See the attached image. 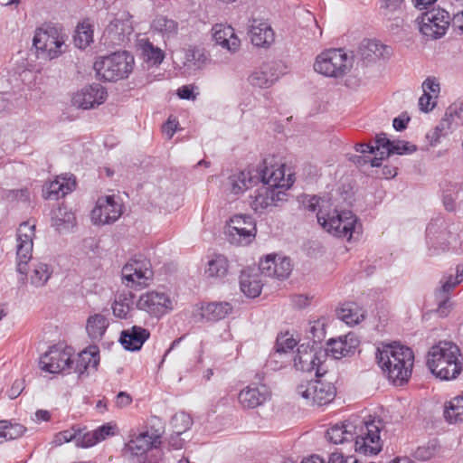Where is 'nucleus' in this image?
Returning <instances> with one entry per match:
<instances>
[{
  "mask_svg": "<svg viewBox=\"0 0 463 463\" xmlns=\"http://www.w3.org/2000/svg\"><path fill=\"white\" fill-rule=\"evenodd\" d=\"M6 198L9 201H21L25 203L30 199V193L26 188L9 190L6 194Z\"/></svg>",
  "mask_w": 463,
  "mask_h": 463,
  "instance_id": "obj_59",
  "label": "nucleus"
},
{
  "mask_svg": "<svg viewBox=\"0 0 463 463\" xmlns=\"http://www.w3.org/2000/svg\"><path fill=\"white\" fill-rule=\"evenodd\" d=\"M133 31L130 14L128 12L118 13L105 28L101 40L109 47L122 46L130 41Z\"/></svg>",
  "mask_w": 463,
  "mask_h": 463,
  "instance_id": "obj_10",
  "label": "nucleus"
},
{
  "mask_svg": "<svg viewBox=\"0 0 463 463\" xmlns=\"http://www.w3.org/2000/svg\"><path fill=\"white\" fill-rule=\"evenodd\" d=\"M428 243L435 249L446 250L449 244V232L447 231L443 222L436 221L430 222L426 229Z\"/></svg>",
  "mask_w": 463,
  "mask_h": 463,
  "instance_id": "obj_36",
  "label": "nucleus"
},
{
  "mask_svg": "<svg viewBox=\"0 0 463 463\" xmlns=\"http://www.w3.org/2000/svg\"><path fill=\"white\" fill-rule=\"evenodd\" d=\"M72 218V214L68 213L66 208L59 207L52 213V219L56 220V224L61 222H69Z\"/></svg>",
  "mask_w": 463,
  "mask_h": 463,
  "instance_id": "obj_62",
  "label": "nucleus"
},
{
  "mask_svg": "<svg viewBox=\"0 0 463 463\" xmlns=\"http://www.w3.org/2000/svg\"><path fill=\"white\" fill-rule=\"evenodd\" d=\"M285 167V164L270 157L264 159L255 172L260 176V183L286 193L293 184V179L291 174L286 177Z\"/></svg>",
  "mask_w": 463,
  "mask_h": 463,
  "instance_id": "obj_11",
  "label": "nucleus"
},
{
  "mask_svg": "<svg viewBox=\"0 0 463 463\" xmlns=\"http://www.w3.org/2000/svg\"><path fill=\"white\" fill-rule=\"evenodd\" d=\"M382 14L388 19L400 14L402 11L404 0H380Z\"/></svg>",
  "mask_w": 463,
  "mask_h": 463,
  "instance_id": "obj_50",
  "label": "nucleus"
},
{
  "mask_svg": "<svg viewBox=\"0 0 463 463\" xmlns=\"http://www.w3.org/2000/svg\"><path fill=\"white\" fill-rule=\"evenodd\" d=\"M40 368L50 373H59L72 369L73 361L71 352L52 346L40 358Z\"/></svg>",
  "mask_w": 463,
  "mask_h": 463,
  "instance_id": "obj_20",
  "label": "nucleus"
},
{
  "mask_svg": "<svg viewBox=\"0 0 463 463\" xmlns=\"http://www.w3.org/2000/svg\"><path fill=\"white\" fill-rule=\"evenodd\" d=\"M280 64L277 61H266L255 68L248 77V82L253 88L269 89L280 77Z\"/></svg>",
  "mask_w": 463,
  "mask_h": 463,
  "instance_id": "obj_22",
  "label": "nucleus"
},
{
  "mask_svg": "<svg viewBox=\"0 0 463 463\" xmlns=\"http://www.w3.org/2000/svg\"><path fill=\"white\" fill-rule=\"evenodd\" d=\"M449 133V129L447 127V123H442L441 121L439 125L427 135V138L430 141V146H435L439 143V140L442 137H446Z\"/></svg>",
  "mask_w": 463,
  "mask_h": 463,
  "instance_id": "obj_54",
  "label": "nucleus"
},
{
  "mask_svg": "<svg viewBox=\"0 0 463 463\" xmlns=\"http://www.w3.org/2000/svg\"><path fill=\"white\" fill-rule=\"evenodd\" d=\"M174 300L163 291L150 290L140 295L137 307L151 317H161L174 309Z\"/></svg>",
  "mask_w": 463,
  "mask_h": 463,
  "instance_id": "obj_15",
  "label": "nucleus"
},
{
  "mask_svg": "<svg viewBox=\"0 0 463 463\" xmlns=\"http://www.w3.org/2000/svg\"><path fill=\"white\" fill-rule=\"evenodd\" d=\"M393 141H391L386 137L384 133H381L375 137L376 146H374V152L381 151V155H385L388 152L389 148L392 146Z\"/></svg>",
  "mask_w": 463,
  "mask_h": 463,
  "instance_id": "obj_57",
  "label": "nucleus"
},
{
  "mask_svg": "<svg viewBox=\"0 0 463 463\" xmlns=\"http://www.w3.org/2000/svg\"><path fill=\"white\" fill-rule=\"evenodd\" d=\"M417 150V146L406 141H393L392 146L386 152V156L392 154L405 155L411 154Z\"/></svg>",
  "mask_w": 463,
  "mask_h": 463,
  "instance_id": "obj_52",
  "label": "nucleus"
},
{
  "mask_svg": "<svg viewBox=\"0 0 463 463\" xmlns=\"http://www.w3.org/2000/svg\"><path fill=\"white\" fill-rule=\"evenodd\" d=\"M77 435H78L77 430H75L73 429L61 431L54 436L53 443L56 446H61L65 442H69V441L72 440L73 439H76Z\"/></svg>",
  "mask_w": 463,
  "mask_h": 463,
  "instance_id": "obj_58",
  "label": "nucleus"
},
{
  "mask_svg": "<svg viewBox=\"0 0 463 463\" xmlns=\"http://www.w3.org/2000/svg\"><path fill=\"white\" fill-rule=\"evenodd\" d=\"M259 184L260 176L254 170H243L228 177L225 190L229 194L238 196Z\"/></svg>",
  "mask_w": 463,
  "mask_h": 463,
  "instance_id": "obj_25",
  "label": "nucleus"
},
{
  "mask_svg": "<svg viewBox=\"0 0 463 463\" xmlns=\"http://www.w3.org/2000/svg\"><path fill=\"white\" fill-rule=\"evenodd\" d=\"M416 23L423 36L436 40L446 34L450 25V15L442 8H432L421 14Z\"/></svg>",
  "mask_w": 463,
  "mask_h": 463,
  "instance_id": "obj_9",
  "label": "nucleus"
},
{
  "mask_svg": "<svg viewBox=\"0 0 463 463\" xmlns=\"http://www.w3.org/2000/svg\"><path fill=\"white\" fill-rule=\"evenodd\" d=\"M427 365L436 377L450 381L461 373L463 358L457 345L446 341L439 342L429 351Z\"/></svg>",
  "mask_w": 463,
  "mask_h": 463,
  "instance_id": "obj_3",
  "label": "nucleus"
},
{
  "mask_svg": "<svg viewBox=\"0 0 463 463\" xmlns=\"http://www.w3.org/2000/svg\"><path fill=\"white\" fill-rule=\"evenodd\" d=\"M229 271V260L222 254H215L208 262L204 274L208 278L222 279Z\"/></svg>",
  "mask_w": 463,
  "mask_h": 463,
  "instance_id": "obj_42",
  "label": "nucleus"
},
{
  "mask_svg": "<svg viewBox=\"0 0 463 463\" xmlns=\"http://www.w3.org/2000/svg\"><path fill=\"white\" fill-rule=\"evenodd\" d=\"M212 32L216 44L231 52H235L239 50L241 41L232 26L217 24L213 27Z\"/></svg>",
  "mask_w": 463,
  "mask_h": 463,
  "instance_id": "obj_29",
  "label": "nucleus"
},
{
  "mask_svg": "<svg viewBox=\"0 0 463 463\" xmlns=\"http://www.w3.org/2000/svg\"><path fill=\"white\" fill-rule=\"evenodd\" d=\"M121 214L122 205L113 195H109L98 199L91 212V220L94 224H109L116 222Z\"/></svg>",
  "mask_w": 463,
  "mask_h": 463,
  "instance_id": "obj_21",
  "label": "nucleus"
},
{
  "mask_svg": "<svg viewBox=\"0 0 463 463\" xmlns=\"http://www.w3.org/2000/svg\"><path fill=\"white\" fill-rule=\"evenodd\" d=\"M2 421L4 427L3 433L4 438H5V440L14 439L23 435L24 428L22 425H13L6 420Z\"/></svg>",
  "mask_w": 463,
  "mask_h": 463,
  "instance_id": "obj_55",
  "label": "nucleus"
},
{
  "mask_svg": "<svg viewBox=\"0 0 463 463\" xmlns=\"http://www.w3.org/2000/svg\"><path fill=\"white\" fill-rule=\"evenodd\" d=\"M232 310L228 302L209 303L202 307V317L207 320H221L226 317Z\"/></svg>",
  "mask_w": 463,
  "mask_h": 463,
  "instance_id": "obj_44",
  "label": "nucleus"
},
{
  "mask_svg": "<svg viewBox=\"0 0 463 463\" xmlns=\"http://www.w3.org/2000/svg\"><path fill=\"white\" fill-rule=\"evenodd\" d=\"M308 333L314 343L321 342L326 336L325 319H317L309 323Z\"/></svg>",
  "mask_w": 463,
  "mask_h": 463,
  "instance_id": "obj_51",
  "label": "nucleus"
},
{
  "mask_svg": "<svg viewBox=\"0 0 463 463\" xmlns=\"http://www.w3.org/2000/svg\"><path fill=\"white\" fill-rule=\"evenodd\" d=\"M355 421H345L332 426L326 432L328 440L334 444H349L354 442Z\"/></svg>",
  "mask_w": 463,
  "mask_h": 463,
  "instance_id": "obj_34",
  "label": "nucleus"
},
{
  "mask_svg": "<svg viewBox=\"0 0 463 463\" xmlns=\"http://www.w3.org/2000/svg\"><path fill=\"white\" fill-rule=\"evenodd\" d=\"M204 61L205 57L200 50L188 49L185 51L184 64L189 69H200L204 63Z\"/></svg>",
  "mask_w": 463,
  "mask_h": 463,
  "instance_id": "obj_49",
  "label": "nucleus"
},
{
  "mask_svg": "<svg viewBox=\"0 0 463 463\" xmlns=\"http://www.w3.org/2000/svg\"><path fill=\"white\" fill-rule=\"evenodd\" d=\"M122 282L129 288L146 286L153 278L152 265L150 261L142 257L131 259L122 268Z\"/></svg>",
  "mask_w": 463,
  "mask_h": 463,
  "instance_id": "obj_13",
  "label": "nucleus"
},
{
  "mask_svg": "<svg viewBox=\"0 0 463 463\" xmlns=\"http://www.w3.org/2000/svg\"><path fill=\"white\" fill-rule=\"evenodd\" d=\"M152 27L163 33L164 35L170 37L176 33L177 24L172 19H168L165 16H157L152 23Z\"/></svg>",
  "mask_w": 463,
  "mask_h": 463,
  "instance_id": "obj_48",
  "label": "nucleus"
},
{
  "mask_svg": "<svg viewBox=\"0 0 463 463\" xmlns=\"http://www.w3.org/2000/svg\"><path fill=\"white\" fill-rule=\"evenodd\" d=\"M438 451V444L436 440L428 442L424 446L419 447L415 451V458L420 460L430 459Z\"/></svg>",
  "mask_w": 463,
  "mask_h": 463,
  "instance_id": "obj_53",
  "label": "nucleus"
},
{
  "mask_svg": "<svg viewBox=\"0 0 463 463\" xmlns=\"http://www.w3.org/2000/svg\"><path fill=\"white\" fill-rule=\"evenodd\" d=\"M67 36L56 26L45 24L35 31L33 45L37 56L45 60H52L65 52Z\"/></svg>",
  "mask_w": 463,
  "mask_h": 463,
  "instance_id": "obj_6",
  "label": "nucleus"
},
{
  "mask_svg": "<svg viewBox=\"0 0 463 463\" xmlns=\"http://www.w3.org/2000/svg\"><path fill=\"white\" fill-rule=\"evenodd\" d=\"M262 275L260 268L243 270L240 276L241 292L249 298L258 297L263 287Z\"/></svg>",
  "mask_w": 463,
  "mask_h": 463,
  "instance_id": "obj_27",
  "label": "nucleus"
},
{
  "mask_svg": "<svg viewBox=\"0 0 463 463\" xmlns=\"http://www.w3.org/2000/svg\"><path fill=\"white\" fill-rule=\"evenodd\" d=\"M337 317L348 326H354L364 318V312L356 304L347 303L337 310Z\"/></svg>",
  "mask_w": 463,
  "mask_h": 463,
  "instance_id": "obj_43",
  "label": "nucleus"
},
{
  "mask_svg": "<svg viewBox=\"0 0 463 463\" xmlns=\"http://www.w3.org/2000/svg\"><path fill=\"white\" fill-rule=\"evenodd\" d=\"M225 235L231 244L246 246L255 239V222L249 215H234L225 227Z\"/></svg>",
  "mask_w": 463,
  "mask_h": 463,
  "instance_id": "obj_12",
  "label": "nucleus"
},
{
  "mask_svg": "<svg viewBox=\"0 0 463 463\" xmlns=\"http://www.w3.org/2000/svg\"><path fill=\"white\" fill-rule=\"evenodd\" d=\"M137 48L143 61L151 66L160 65L165 59L164 51L154 45L147 38L138 39Z\"/></svg>",
  "mask_w": 463,
  "mask_h": 463,
  "instance_id": "obj_37",
  "label": "nucleus"
},
{
  "mask_svg": "<svg viewBox=\"0 0 463 463\" xmlns=\"http://www.w3.org/2000/svg\"><path fill=\"white\" fill-rule=\"evenodd\" d=\"M149 336L150 333L147 329L133 326L121 332L119 342L126 350L134 352L140 350Z\"/></svg>",
  "mask_w": 463,
  "mask_h": 463,
  "instance_id": "obj_28",
  "label": "nucleus"
},
{
  "mask_svg": "<svg viewBox=\"0 0 463 463\" xmlns=\"http://www.w3.org/2000/svg\"><path fill=\"white\" fill-rule=\"evenodd\" d=\"M250 23L248 35L251 43L257 47H269L274 43L275 34L269 23L255 18Z\"/></svg>",
  "mask_w": 463,
  "mask_h": 463,
  "instance_id": "obj_26",
  "label": "nucleus"
},
{
  "mask_svg": "<svg viewBox=\"0 0 463 463\" xmlns=\"http://www.w3.org/2000/svg\"><path fill=\"white\" fill-rule=\"evenodd\" d=\"M107 99L106 89L99 83L86 85L71 97V104L82 109H90L105 102Z\"/></svg>",
  "mask_w": 463,
  "mask_h": 463,
  "instance_id": "obj_19",
  "label": "nucleus"
},
{
  "mask_svg": "<svg viewBox=\"0 0 463 463\" xmlns=\"http://www.w3.org/2000/svg\"><path fill=\"white\" fill-rule=\"evenodd\" d=\"M375 358L383 372L394 384L401 385L411 375L414 354L399 343H381L376 348Z\"/></svg>",
  "mask_w": 463,
  "mask_h": 463,
  "instance_id": "obj_2",
  "label": "nucleus"
},
{
  "mask_svg": "<svg viewBox=\"0 0 463 463\" xmlns=\"http://www.w3.org/2000/svg\"><path fill=\"white\" fill-rule=\"evenodd\" d=\"M298 341L289 333H284L278 335L274 352L270 354L269 364L273 369H278V359L287 355L297 345ZM284 361H281L279 367H282Z\"/></svg>",
  "mask_w": 463,
  "mask_h": 463,
  "instance_id": "obj_35",
  "label": "nucleus"
},
{
  "mask_svg": "<svg viewBox=\"0 0 463 463\" xmlns=\"http://www.w3.org/2000/svg\"><path fill=\"white\" fill-rule=\"evenodd\" d=\"M423 94L430 95L434 98L439 97L440 86L439 80L435 77H428L421 85Z\"/></svg>",
  "mask_w": 463,
  "mask_h": 463,
  "instance_id": "obj_56",
  "label": "nucleus"
},
{
  "mask_svg": "<svg viewBox=\"0 0 463 463\" xmlns=\"http://www.w3.org/2000/svg\"><path fill=\"white\" fill-rule=\"evenodd\" d=\"M76 182L71 177L58 176L52 182L45 184L43 190L46 200H58L73 191Z\"/></svg>",
  "mask_w": 463,
  "mask_h": 463,
  "instance_id": "obj_31",
  "label": "nucleus"
},
{
  "mask_svg": "<svg viewBox=\"0 0 463 463\" xmlns=\"http://www.w3.org/2000/svg\"><path fill=\"white\" fill-rule=\"evenodd\" d=\"M158 439L148 431L141 432L128 442L126 449L133 456H141L156 446Z\"/></svg>",
  "mask_w": 463,
  "mask_h": 463,
  "instance_id": "obj_39",
  "label": "nucleus"
},
{
  "mask_svg": "<svg viewBox=\"0 0 463 463\" xmlns=\"http://www.w3.org/2000/svg\"><path fill=\"white\" fill-rule=\"evenodd\" d=\"M93 40V30L90 24L82 23L77 26L74 43L80 49H85Z\"/></svg>",
  "mask_w": 463,
  "mask_h": 463,
  "instance_id": "obj_46",
  "label": "nucleus"
},
{
  "mask_svg": "<svg viewBox=\"0 0 463 463\" xmlns=\"http://www.w3.org/2000/svg\"><path fill=\"white\" fill-rule=\"evenodd\" d=\"M271 397V392L266 384L252 383L242 389L238 400L244 409H255L263 405Z\"/></svg>",
  "mask_w": 463,
  "mask_h": 463,
  "instance_id": "obj_24",
  "label": "nucleus"
},
{
  "mask_svg": "<svg viewBox=\"0 0 463 463\" xmlns=\"http://www.w3.org/2000/svg\"><path fill=\"white\" fill-rule=\"evenodd\" d=\"M72 361V369L79 374L89 373L90 370H96L99 364V347L97 345H90Z\"/></svg>",
  "mask_w": 463,
  "mask_h": 463,
  "instance_id": "obj_30",
  "label": "nucleus"
},
{
  "mask_svg": "<svg viewBox=\"0 0 463 463\" xmlns=\"http://www.w3.org/2000/svg\"><path fill=\"white\" fill-rule=\"evenodd\" d=\"M109 326V320L107 316L95 313L86 321V332L92 342H99L103 338Z\"/></svg>",
  "mask_w": 463,
  "mask_h": 463,
  "instance_id": "obj_38",
  "label": "nucleus"
},
{
  "mask_svg": "<svg viewBox=\"0 0 463 463\" xmlns=\"http://www.w3.org/2000/svg\"><path fill=\"white\" fill-rule=\"evenodd\" d=\"M297 392L309 404L322 406L331 402L335 396V387L319 379L301 383L297 387Z\"/></svg>",
  "mask_w": 463,
  "mask_h": 463,
  "instance_id": "obj_14",
  "label": "nucleus"
},
{
  "mask_svg": "<svg viewBox=\"0 0 463 463\" xmlns=\"http://www.w3.org/2000/svg\"><path fill=\"white\" fill-rule=\"evenodd\" d=\"M134 294L130 290L119 291L112 304V311L116 317L128 319L131 317L134 304Z\"/></svg>",
  "mask_w": 463,
  "mask_h": 463,
  "instance_id": "obj_40",
  "label": "nucleus"
},
{
  "mask_svg": "<svg viewBox=\"0 0 463 463\" xmlns=\"http://www.w3.org/2000/svg\"><path fill=\"white\" fill-rule=\"evenodd\" d=\"M133 66V55L124 51L99 58L93 67L101 79L115 81L127 78L132 71Z\"/></svg>",
  "mask_w": 463,
  "mask_h": 463,
  "instance_id": "obj_7",
  "label": "nucleus"
},
{
  "mask_svg": "<svg viewBox=\"0 0 463 463\" xmlns=\"http://www.w3.org/2000/svg\"><path fill=\"white\" fill-rule=\"evenodd\" d=\"M34 237L35 224L24 222L19 225L16 232V269L21 274H28L31 285L42 288L52 277L53 268L46 262L34 260L28 271L27 264L32 259Z\"/></svg>",
  "mask_w": 463,
  "mask_h": 463,
  "instance_id": "obj_1",
  "label": "nucleus"
},
{
  "mask_svg": "<svg viewBox=\"0 0 463 463\" xmlns=\"http://www.w3.org/2000/svg\"><path fill=\"white\" fill-rule=\"evenodd\" d=\"M450 25L456 35L463 36V10L454 14L450 18Z\"/></svg>",
  "mask_w": 463,
  "mask_h": 463,
  "instance_id": "obj_60",
  "label": "nucleus"
},
{
  "mask_svg": "<svg viewBox=\"0 0 463 463\" xmlns=\"http://www.w3.org/2000/svg\"><path fill=\"white\" fill-rule=\"evenodd\" d=\"M359 53L363 60L370 62L380 59H389L392 55V49L376 40H364L359 46Z\"/></svg>",
  "mask_w": 463,
  "mask_h": 463,
  "instance_id": "obj_33",
  "label": "nucleus"
},
{
  "mask_svg": "<svg viewBox=\"0 0 463 463\" xmlns=\"http://www.w3.org/2000/svg\"><path fill=\"white\" fill-rule=\"evenodd\" d=\"M317 217L319 224L335 237L346 238L349 241L354 234L361 233V224L351 211L336 209L330 211L327 205L323 203Z\"/></svg>",
  "mask_w": 463,
  "mask_h": 463,
  "instance_id": "obj_4",
  "label": "nucleus"
},
{
  "mask_svg": "<svg viewBox=\"0 0 463 463\" xmlns=\"http://www.w3.org/2000/svg\"><path fill=\"white\" fill-rule=\"evenodd\" d=\"M437 98L430 95L422 94L419 99V108L423 112L431 111L436 106Z\"/></svg>",
  "mask_w": 463,
  "mask_h": 463,
  "instance_id": "obj_61",
  "label": "nucleus"
},
{
  "mask_svg": "<svg viewBox=\"0 0 463 463\" xmlns=\"http://www.w3.org/2000/svg\"><path fill=\"white\" fill-rule=\"evenodd\" d=\"M358 339L354 334H347L344 336H340L338 339H330L327 345L326 351L335 359H341L342 357L347 356L354 354L356 346L358 345Z\"/></svg>",
  "mask_w": 463,
  "mask_h": 463,
  "instance_id": "obj_32",
  "label": "nucleus"
},
{
  "mask_svg": "<svg viewBox=\"0 0 463 463\" xmlns=\"http://www.w3.org/2000/svg\"><path fill=\"white\" fill-rule=\"evenodd\" d=\"M328 463H357V460L351 456L345 458L343 454L335 452L330 455Z\"/></svg>",
  "mask_w": 463,
  "mask_h": 463,
  "instance_id": "obj_64",
  "label": "nucleus"
},
{
  "mask_svg": "<svg viewBox=\"0 0 463 463\" xmlns=\"http://www.w3.org/2000/svg\"><path fill=\"white\" fill-rule=\"evenodd\" d=\"M94 431V435L99 438V442L106 439L108 437L114 434L113 427L110 425H103L96 429Z\"/></svg>",
  "mask_w": 463,
  "mask_h": 463,
  "instance_id": "obj_63",
  "label": "nucleus"
},
{
  "mask_svg": "<svg viewBox=\"0 0 463 463\" xmlns=\"http://www.w3.org/2000/svg\"><path fill=\"white\" fill-rule=\"evenodd\" d=\"M463 280V264L457 266L456 275H444L439 280V287L435 291L438 302L437 312L440 317H447L452 308L449 294Z\"/></svg>",
  "mask_w": 463,
  "mask_h": 463,
  "instance_id": "obj_16",
  "label": "nucleus"
},
{
  "mask_svg": "<svg viewBox=\"0 0 463 463\" xmlns=\"http://www.w3.org/2000/svg\"><path fill=\"white\" fill-rule=\"evenodd\" d=\"M383 421L380 420H355L354 451L364 456L377 455L383 448L380 436Z\"/></svg>",
  "mask_w": 463,
  "mask_h": 463,
  "instance_id": "obj_5",
  "label": "nucleus"
},
{
  "mask_svg": "<svg viewBox=\"0 0 463 463\" xmlns=\"http://www.w3.org/2000/svg\"><path fill=\"white\" fill-rule=\"evenodd\" d=\"M171 427L173 432L177 436H181L186 432L193 425V420L189 414L185 412H178L175 414L171 419Z\"/></svg>",
  "mask_w": 463,
  "mask_h": 463,
  "instance_id": "obj_47",
  "label": "nucleus"
},
{
  "mask_svg": "<svg viewBox=\"0 0 463 463\" xmlns=\"http://www.w3.org/2000/svg\"><path fill=\"white\" fill-rule=\"evenodd\" d=\"M447 123L449 132L463 123V103H453L447 109L440 120Z\"/></svg>",
  "mask_w": 463,
  "mask_h": 463,
  "instance_id": "obj_45",
  "label": "nucleus"
},
{
  "mask_svg": "<svg viewBox=\"0 0 463 463\" xmlns=\"http://www.w3.org/2000/svg\"><path fill=\"white\" fill-rule=\"evenodd\" d=\"M353 57L342 49H329L317 56L314 70L326 77L340 78L353 67Z\"/></svg>",
  "mask_w": 463,
  "mask_h": 463,
  "instance_id": "obj_8",
  "label": "nucleus"
},
{
  "mask_svg": "<svg viewBox=\"0 0 463 463\" xmlns=\"http://www.w3.org/2000/svg\"><path fill=\"white\" fill-rule=\"evenodd\" d=\"M250 199L251 209L255 213H261L287 201V194L284 191L276 190L261 184L254 193L250 194Z\"/></svg>",
  "mask_w": 463,
  "mask_h": 463,
  "instance_id": "obj_18",
  "label": "nucleus"
},
{
  "mask_svg": "<svg viewBox=\"0 0 463 463\" xmlns=\"http://www.w3.org/2000/svg\"><path fill=\"white\" fill-rule=\"evenodd\" d=\"M325 355L326 354L323 351L317 353L309 345H301L294 357V365L298 371L306 373L315 371L316 377L319 378L326 372L324 363L321 361V357Z\"/></svg>",
  "mask_w": 463,
  "mask_h": 463,
  "instance_id": "obj_17",
  "label": "nucleus"
},
{
  "mask_svg": "<svg viewBox=\"0 0 463 463\" xmlns=\"http://www.w3.org/2000/svg\"><path fill=\"white\" fill-rule=\"evenodd\" d=\"M443 416L449 424L463 422V392L445 403Z\"/></svg>",
  "mask_w": 463,
  "mask_h": 463,
  "instance_id": "obj_41",
  "label": "nucleus"
},
{
  "mask_svg": "<svg viewBox=\"0 0 463 463\" xmlns=\"http://www.w3.org/2000/svg\"><path fill=\"white\" fill-rule=\"evenodd\" d=\"M259 268L263 275L279 279H287L292 271L290 260L279 254H268L260 260Z\"/></svg>",
  "mask_w": 463,
  "mask_h": 463,
  "instance_id": "obj_23",
  "label": "nucleus"
}]
</instances>
